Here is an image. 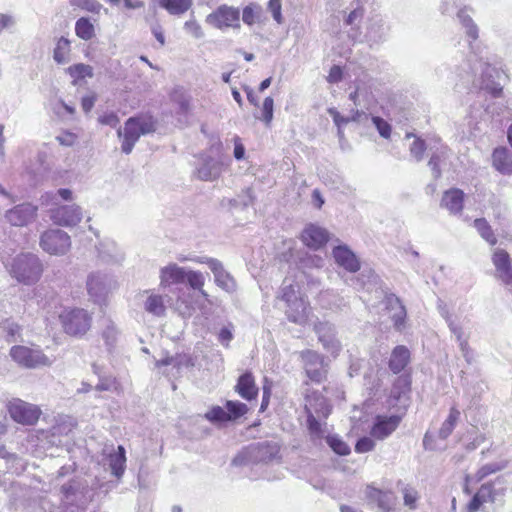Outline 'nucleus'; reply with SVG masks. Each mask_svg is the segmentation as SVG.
Wrapping results in <instances>:
<instances>
[{"label":"nucleus","instance_id":"nucleus-39","mask_svg":"<svg viewBox=\"0 0 512 512\" xmlns=\"http://www.w3.org/2000/svg\"><path fill=\"white\" fill-rule=\"evenodd\" d=\"M278 299H281L286 304L292 301H297L302 297L299 295L298 287L293 285L292 283H288L287 280H284L280 294L277 296Z\"/></svg>","mask_w":512,"mask_h":512},{"label":"nucleus","instance_id":"nucleus-57","mask_svg":"<svg viewBox=\"0 0 512 512\" xmlns=\"http://www.w3.org/2000/svg\"><path fill=\"white\" fill-rule=\"evenodd\" d=\"M118 331L113 324H109L102 332V337L106 342V345L111 348L114 346L117 340Z\"/></svg>","mask_w":512,"mask_h":512},{"label":"nucleus","instance_id":"nucleus-35","mask_svg":"<svg viewBox=\"0 0 512 512\" xmlns=\"http://www.w3.org/2000/svg\"><path fill=\"white\" fill-rule=\"evenodd\" d=\"M474 227L480 236L488 242L490 245H495L497 243V238L487 222L485 218H478L474 220Z\"/></svg>","mask_w":512,"mask_h":512},{"label":"nucleus","instance_id":"nucleus-6","mask_svg":"<svg viewBox=\"0 0 512 512\" xmlns=\"http://www.w3.org/2000/svg\"><path fill=\"white\" fill-rule=\"evenodd\" d=\"M11 358L20 366L35 369L39 367H50L54 359L48 357L39 348H30L17 345L10 349Z\"/></svg>","mask_w":512,"mask_h":512},{"label":"nucleus","instance_id":"nucleus-45","mask_svg":"<svg viewBox=\"0 0 512 512\" xmlns=\"http://www.w3.org/2000/svg\"><path fill=\"white\" fill-rule=\"evenodd\" d=\"M326 442L335 453L341 456H345L350 453L349 446L341 438L335 435L327 436Z\"/></svg>","mask_w":512,"mask_h":512},{"label":"nucleus","instance_id":"nucleus-23","mask_svg":"<svg viewBox=\"0 0 512 512\" xmlns=\"http://www.w3.org/2000/svg\"><path fill=\"white\" fill-rule=\"evenodd\" d=\"M303 243L313 249H319L328 241V233L325 229L310 224L301 235Z\"/></svg>","mask_w":512,"mask_h":512},{"label":"nucleus","instance_id":"nucleus-48","mask_svg":"<svg viewBox=\"0 0 512 512\" xmlns=\"http://www.w3.org/2000/svg\"><path fill=\"white\" fill-rule=\"evenodd\" d=\"M261 15L259 6L248 5L243 9L242 20L245 24L251 26L256 23Z\"/></svg>","mask_w":512,"mask_h":512},{"label":"nucleus","instance_id":"nucleus-58","mask_svg":"<svg viewBox=\"0 0 512 512\" xmlns=\"http://www.w3.org/2000/svg\"><path fill=\"white\" fill-rule=\"evenodd\" d=\"M328 113L329 115L333 118V121L335 123V125L338 127V135L339 136H342L343 135V131L341 129V127L343 125H346L347 123L350 122V118H346L344 116H342L336 108H329L328 109Z\"/></svg>","mask_w":512,"mask_h":512},{"label":"nucleus","instance_id":"nucleus-26","mask_svg":"<svg viewBox=\"0 0 512 512\" xmlns=\"http://www.w3.org/2000/svg\"><path fill=\"white\" fill-rule=\"evenodd\" d=\"M493 167L504 175L512 174V151L505 147L496 148L492 153Z\"/></svg>","mask_w":512,"mask_h":512},{"label":"nucleus","instance_id":"nucleus-14","mask_svg":"<svg viewBox=\"0 0 512 512\" xmlns=\"http://www.w3.org/2000/svg\"><path fill=\"white\" fill-rule=\"evenodd\" d=\"M492 260L499 279L512 293V260L509 254L502 249H497Z\"/></svg>","mask_w":512,"mask_h":512},{"label":"nucleus","instance_id":"nucleus-55","mask_svg":"<svg viewBox=\"0 0 512 512\" xmlns=\"http://www.w3.org/2000/svg\"><path fill=\"white\" fill-rule=\"evenodd\" d=\"M443 316L448 324L450 331L455 335L458 343L466 341L467 338L464 337L462 328L457 323H455L452 317L448 315V313H446L445 315L443 314Z\"/></svg>","mask_w":512,"mask_h":512},{"label":"nucleus","instance_id":"nucleus-24","mask_svg":"<svg viewBox=\"0 0 512 512\" xmlns=\"http://www.w3.org/2000/svg\"><path fill=\"white\" fill-rule=\"evenodd\" d=\"M464 192L458 188H452L444 192L441 199V206L447 209L450 214L457 215L463 210Z\"/></svg>","mask_w":512,"mask_h":512},{"label":"nucleus","instance_id":"nucleus-1","mask_svg":"<svg viewBox=\"0 0 512 512\" xmlns=\"http://www.w3.org/2000/svg\"><path fill=\"white\" fill-rule=\"evenodd\" d=\"M7 266L12 277L26 285L37 282L42 274L38 257L31 253L17 255Z\"/></svg>","mask_w":512,"mask_h":512},{"label":"nucleus","instance_id":"nucleus-51","mask_svg":"<svg viewBox=\"0 0 512 512\" xmlns=\"http://www.w3.org/2000/svg\"><path fill=\"white\" fill-rule=\"evenodd\" d=\"M186 281L192 289L201 290V287L204 286L205 278L199 271L186 270Z\"/></svg>","mask_w":512,"mask_h":512},{"label":"nucleus","instance_id":"nucleus-52","mask_svg":"<svg viewBox=\"0 0 512 512\" xmlns=\"http://www.w3.org/2000/svg\"><path fill=\"white\" fill-rule=\"evenodd\" d=\"M505 467L503 464L498 463H489L484 466H482L476 473L475 478L476 481H481L488 475L495 473L497 471L502 470Z\"/></svg>","mask_w":512,"mask_h":512},{"label":"nucleus","instance_id":"nucleus-10","mask_svg":"<svg viewBox=\"0 0 512 512\" xmlns=\"http://www.w3.org/2000/svg\"><path fill=\"white\" fill-rule=\"evenodd\" d=\"M115 285V280L102 272L90 273L86 282L88 294L95 303L102 302Z\"/></svg>","mask_w":512,"mask_h":512},{"label":"nucleus","instance_id":"nucleus-46","mask_svg":"<svg viewBox=\"0 0 512 512\" xmlns=\"http://www.w3.org/2000/svg\"><path fill=\"white\" fill-rule=\"evenodd\" d=\"M490 490L486 486H482L480 490L473 496L471 501L468 504V511L469 512H477L480 508V506L486 502V497L489 495Z\"/></svg>","mask_w":512,"mask_h":512},{"label":"nucleus","instance_id":"nucleus-19","mask_svg":"<svg viewBox=\"0 0 512 512\" xmlns=\"http://www.w3.org/2000/svg\"><path fill=\"white\" fill-rule=\"evenodd\" d=\"M206 264L213 272L217 286L229 293H232L236 290L235 280L227 271H225L222 263L219 260L214 258H207Z\"/></svg>","mask_w":512,"mask_h":512},{"label":"nucleus","instance_id":"nucleus-22","mask_svg":"<svg viewBox=\"0 0 512 512\" xmlns=\"http://www.w3.org/2000/svg\"><path fill=\"white\" fill-rule=\"evenodd\" d=\"M285 314L290 322L298 325L306 324L310 313L309 304L301 298L297 301L287 303Z\"/></svg>","mask_w":512,"mask_h":512},{"label":"nucleus","instance_id":"nucleus-60","mask_svg":"<svg viewBox=\"0 0 512 512\" xmlns=\"http://www.w3.org/2000/svg\"><path fill=\"white\" fill-rule=\"evenodd\" d=\"M425 142L421 139H415L410 146V153L415 157L416 161H421L425 151Z\"/></svg>","mask_w":512,"mask_h":512},{"label":"nucleus","instance_id":"nucleus-21","mask_svg":"<svg viewBox=\"0 0 512 512\" xmlns=\"http://www.w3.org/2000/svg\"><path fill=\"white\" fill-rule=\"evenodd\" d=\"M335 262L346 271L354 273L360 269V262L356 255L346 246L339 245L332 251Z\"/></svg>","mask_w":512,"mask_h":512},{"label":"nucleus","instance_id":"nucleus-8","mask_svg":"<svg viewBox=\"0 0 512 512\" xmlns=\"http://www.w3.org/2000/svg\"><path fill=\"white\" fill-rule=\"evenodd\" d=\"M40 247L51 255H65L71 248V239L63 230L50 229L41 235Z\"/></svg>","mask_w":512,"mask_h":512},{"label":"nucleus","instance_id":"nucleus-11","mask_svg":"<svg viewBox=\"0 0 512 512\" xmlns=\"http://www.w3.org/2000/svg\"><path fill=\"white\" fill-rule=\"evenodd\" d=\"M206 22L217 28H240V10L233 6L221 5L206 17Z\"/></svg>","mask_w":512,"mask_h":512},{"label":"nucleus","instance_id":"nucleus-28","mask_svg":"<svg viewBox=\"0 0 512 512\" xmlns=\"http://www.w3.org/2000/svg\"><path fill=\"white\" fill-rule=\"evenodd\" d=\"M236 391L242 398L248 401L256 397L258 389L251 373L247 372L239 377Z\"/></svg>","mask_w":512,"mask_h":512},{"label":"nucleus","instance_id":"nucleus-38","mask_svg":"<svg viewBox=\"0 0 512 512\" xmlns=\"http://www.w3.org/2000/svg\"><path fill=\"white\" fill-rule=\"evenodd\" d=\"M175 362H176V355H174V356L166 355L165 357H163L159 360H156L155 366L159 369L162 367H166V369L163 371V374H165L167 376L178 377L180 375V373L178 371V365Z\"/></svg>","mask_w":512,"mask_h":512},{"label":"nucleus","instance_id":"nucleus-54","mask_svg":"<svg viewBox=\"0 0 512 512\" xmlns=\"http://www.w3.org/2000/svg\"><path fill=\"white\" fill-rule=\"evenodd\" d=\"M372 123L378 130L380 136H382L385 139L390 138L392 129H391V125L386 120H384L383 118H381L379 116H373Z\"/></svg>","mask_w":512,"mask_h":512},{"label":"nucleus","instance_id":"nucleus-56","mask_svg":"<svg viewBox=\"0 0 512 512\" xmlns=\"http://www.w3.org/2000/svg\"><path fill=\"white\" fill-rule=\"evenodd\" d=\"M274 101L271 97H266L262 107V120L269 125L273 119Z\"/></svg>","mask_w":512,"mask_h":512},{"label":"nucleus","instance_id":"nucleus-27","mask_svg":"<svg viewBox=\"0 0 512 512\" xmlns=\"http://www.w3.org/2000/svg\"><path fill=\"white\" fill-rule=\"evenodd\" d=\"M410 362V351L403 345L396 346L389 360V368L394 374L402 372Z\"/></svg>","mask_w":512,"mask_h":512},{"label":"nucleus","instance_id":"nucleus-5","mask_svg":"<svg viewBox=\"0 0 512 512\" xmlns=\"http://www.w3.org/2000/svg\"><path fill=\"white\" fill-rule=\"evenodd\" d=\"M59 319L65 333L71 336H83L91 328L92 316L82 308L64 309Z\"/></svg>","mask_w":512,"mask_h":512},{"label":"nucleus","instance_id":"nucleus-49","mask_svg":"<svg viewBox=\"0 0 512 512\" xmlns=\"http://www.w3.org/2000/svg\"><path fill=\"white\" fill-rule=\"evenodd\" d=\"M72 6H77L83 10L98 14L103 8L102 4L97 0H71Z\"/></svg>","mask_w":512,"mask_h":512},{"label":"nucleus","instance_id":"nucleus-41","mask_svg":"<svg viewBox=\"0 0 512 512\" xmlns=\"http://www.w3.org/2000/svg\"><path fill=\"white\" fill-rule=\"evenodd\" d=\"M401 492L403 494V502L406 507L410 510H415L417 508V502L420 499L419 492L410 485H405Z\"/></svg>","mask_w":512,"mask_h":512},{"label":"nucleus","instance_id":"nucleus-4","mask_svg":"<svg viewBox=\"0 0 512 512\" xmlns=\"http://www.w3.org/2000/svg\"><path fill=\"white\" fill-rule=\"evenodd\" d=\"M468 65L473 74L480 75L482 79L480 88L489 92L493 97H499L502 86L495 81V77H499V72L475 52L468 59Z\"/></svg>","mask_w":512,"mask_h":512},{"label":"nucleus","instance_id":"nucleus-9","mask_svg":"<svg viewBox=\"0 0 512 512\" xmlns=\"http://www.w3.org/2000/svg\"><path fill=\"white\" fill-rule=\"evenodd\" d=\"M7 409L10 417L22 425H34L41 415V410L37 405L19 398L10 400Z\"/></svg>","mask_w":512,"mask_h":512},{"label":"nucleus","instance_id":"nucleus-47","mask_svg":"<svg viewBox=\"0 0 512 512\" xmlns=\"http://www.w3.org/2000/svg\"><path fill=\"white\" fill-rule=\"evenodd\" d=\"M98 254L106 262L113 261L117 257V247L114 242L101 243L98 247Z\"/></svg>","mask_w":512,"mask_h":512},{"label":"nucleus","instance_id":"nucleus-36","mask_svg":"<svg viewBox=\"0 0 512 512\" xmlns=\"http://www.w3.org/2000/svg\"><path fill=\"white\" fill-rule=\"evenodd\" d=\"M75 33L83 40H90L95 35L94 26L88 18L81 17L75 23Z\"/></svg>","mask_w":512,"mask_h":512},{"label":"nucleus","instance_id":"nucleus-61","mask_svg":"<svg viewBox=\"0 0 512 512\" xmlns=\"http://www.w3.org/2000/svg\"><path fill=\"white\" fill-rule=\"evenodd\" d=\"M184 29L196 39L204 36L201 26L193 19L185 22Z\"/></svg>","mask_w":512,"mask_h":512},{"label":"nucleus","instance_id":"nucleus-16","mask_svg":"<svg viewBox=\"0 0 512 512\" xmlns=\"http://www.w3.org/2000/svg\"><path fill=\"white\" fill-rule=\"evenodd\" d=\"M384 305L386 310L390 313V318L394 323V327L398 331H402L405 328L407 312L401 300L393 293L386 294L384 298Z\"/></svg>","mask_w":512,"mask_h":512},{"label":"nucleus","instance_id":"nucleus-29","mask_svg":"<svg viewBox=\"0 0 512 512\" xmlns=\"http://www.w3.org/2000/svg\"><path fill=\"white\" fill-rule=\"evenodd\" d=\"M278 453L275 445L268 443H258L248 448V454L255 461H269Z\"/></svg>","mask_w":512,"mask_h":512},{"label":"nucleus","instance_id":"nucleus-44","mask_svg":"<svg viewBox=\"0 0 512 512\" xmlns=\"http://www.w3.org/2000/svg\"><path fill=\"white\" fill-rule=\"evenodd\" d=\"M226 409L229 420H235L243 416L248 411L247 405L238 401H227Z\"/></svg>","mask_w":512,"mask_h":512},{"label":"nucleus","instance_id":"nucleus-59","mask_svg":"<svg viewBox=\"0 0 512 512\" xmlns=\"http://www.w3.org/2000/svg\"><path fill=\"white\" fill-rule=\"evenodd\" d=\"M375 447V442L370 437H362L360 438L356 445H355V451L357 453H366L369 451H372Z\"/></svg>","mask_w":512,"mask_h":512},{"label":"nucleus","instance_id":"nucleus-12","mask_svg":"<svg viewBox=\"0 0 512 512\" xmlns=\"http://www.w3.org/2000/svg\"><path fill=\"white\" fill-rule=\"evenodd\" d=\"M82 218V208L76 204L58 205L50 210V219L58 226L74 227Z\"/></svg>","mask_w":512,"mask_h":512},{"label":"nucleus","instance_id":"nucleus-53","mask_svg":"<svg viewBox=\"0 0 512 512\" xmlns=\"http://www.w3.org/2000/svg\"><path fill=\"white\" fill-rule=\"evenodd\" d=\"M205 418L211 422H224L229 421V416L226 411L220 407L215 406L205 414Z\"/></svg>","mask_w":512,"mask_h":512},{"label":"nucleus","instance_id":"nucleus-3","mask_svg":"<svg viewBox=\"0 0 512 512\" xmlns=\"http://www.w3.org/2000/svg\"><path fill=\"white\" fill-rule=\"evenodd\" d=\"M305 411L310 433L320 437L322 434L320 420L326 419L331 412V406L327 399L318 392L308 394L306 396Z\"/></svg>","mask_w":512,"mask_h":512},{"label":"nucleus","instance_id":"nucleus-13","mask_svg":"<svg viewBox=\"0 0 512 512\" xmlns=\"http://www.w3.org/2000/svg\"><path fill=\"white\" fill-rule=\"evenodd\" d=\"M224 165V161L220 157L202 155L198 160L194 175L201 181H214L220 177Z\"/></svg>","mask_w":512,"mask_h":512},{"label":"nucleus","instance_id":"nucleus-25","mask_svg":"<svg viewBox=\"0 0 512 512\" xmlns=\"http://www.w3.org/2000/svg\"><path fill=\"white\" fill-rule=\"evenodd\" d=\"M141 297H145V300L143 301V308L147 313L155 317H162L165 315L166 306L164 304L163 296L146 290L141 294Z\"/></svg>","mask_w":512,"mask_h":512},{"label":"nucleus","instance_id":"nucleus-63","mask_svg":"<svg viewBox=\"0 0 512 512\" xmlns=\"http://www.w3.org/2000/svg\"><path fill=\"white\" fill-rule=\"evenodd\" d=\"M178 371L181 373L183 368H192L195 365L194 359L188 354H176V362Z\"/></svg>","mask_w":512,"mask_h":512},{"label":"nucleus","instance_id":"nucleus-42","mask_svg":"<svg viewBox=\"0 0 512 512\" xmlns=\"http://www.w3.org/2000/svg\"><path fill=\"white\" fill-rule=\"evenodd\" d=\"M301 358L303 360L305 370L310 367L316 368L318 366H323L324 363L323 356L313 350H305L301 352Z\"/></svg>","mask_w":512,"mask_h":512},{"label":"nucleus","instance_id":"nucleus-7","mask_svg":"<svg viewBox=\"0 0 512 512\" xmlns=\"http://www.w3.org/2000/svg\"><path fill=\"white\" fill-rule=\"evenodd\" d=\"M312 326L323 349L334 358L337 357L342 350V344L338 338L336 326L327 320L318 318L312 323Z\"/></svg>","mask_w":512,"mask_h":512},{"label":"nucleus","instance_id":"nucleus-64","mask_svg":"<svg viewBox=\"0 0 512 512\" xmlns=\"http://www.w3.org/2000/svg\"><path fill=\"white\" fill-rule=\"evenodd\" d=\"M98 121L102 125H107V126L115 128L119 124L120 119L116 113L108 112V113H104L103 115H101L98 118Z\"/></svg>","mask_w":512,"mask_h":512},{"label":"nucleus","instance_id":"nucleus-15","mask_svg":"<svg viewBox=\"0 0 512 512\" xmlns=\"http://www.w3.org/2000/svg\"><path fill=\"white\" fill-rule=\"evenodd\" d=\"M366 495L369 504L375 505L379 512H392L395 508L397 497L392 491L369 487Z\"/></svg>","mask_w":512,"mask_h":512},{"label":"nucleus","instance_id":"nucleus-18","mask_svg":"<svg viewBox=\"0 0 512 512\" xmlns=\"http://www.w3.org/2000/svg\"><path fill=\"white\" fill-rule=\"evenodd\" d=\"M401 422V416H377L374 425L371 429V436L383 440L391 435L399 426Z\"/></svg>","mask_w":512,"mask_h":512},{"label":"nucleus","instance_id":"nucleus-62","mask_svg":"<svg viewBox=\"0 0 512 512\" xmlns=\"http://www.w3.org/2000/svg\"><path fill=\"white\" fill-rule=\"evenodd\" d=\"M281 1L280 0H270L268 2V9L272 13L273 19L281 24L283 22V17L281 13Z\"/></svg>","mask_w":512,"mask_h":512},{"label":"nucleus","instance_id":"nucleus-40","mask_svg":"<svg viewBox=\"0 0 512 512\" xmlns=\"http://www.w3.org/2000/svg\"><path fill=\"white\" fill-rule=\"evenodd\" d=\"M2 329L8 342H16L21 338V327L12 320H5L2 323Z\"/></svg>","mask_w":512,"mask_h":512},{"label":"nucleus","instance_id":"nucleus-43","mask_svg":"<svg viewBox=\"0 0 512 512\" xmlns=\"http://www.w3.org/2000/svg\"><path fill=\"white\" fill-rule=\"evenodd\" d=\"M67 72L75 80L83 79L85 77H93V68L90 65L83 63L75 64L67 68Z\"/></svg>","mask_w":512,"mask_h":512},{"label":"nucleus","instance_id":"nucleus-34","mask_svg":"<svg viewBox=\"0 0 512 512\" xmlns=\"http://www.w3.org/2000/svg\"><path fill=\"white\" fill-rule=\"evenodd\" d=\"M69 53L70 41L65 37L59 38L53 51V59L58 64H64L69 61Z\"/></svg>","mask_w":512,"mask_h":512},{"label":"nucleus","instance_id":"nucleus-31","mask_svg":"<svg viewBox=\"0 0 512 512\" xmlns=\"http://www.w3.org/2000/svg\"><path fill=\"white\" fill-rule=\"evenodd\" d=\"M109 466L112 474L117 478H120L126 467V454L125 448L121 445L117 447V450L109 456Z\"/></svg>","mask_w":512,"mask_h":512},{"label":"nucleus","instance_id":"nucleus-50","mask_svg":"<svg viewBox=\"0 0 512 512\" xmlns=\"http://www.w3.org/2000/svg\"><path fill=\"white\" fill-rule=\"evenodd\" d=\"M483 109H484L483 112H480L478 114L476 107L472 106L471 107V116L475 119L484 120L486 118H492L495 115L500 114L498 108L495 107L494 103H492V104L489 103V104L484 105Z\"/></svg>","mask_w":512,"mask_h":512},{"label":"nucleus","instance_id":"nucleus-2","mask_svg":"<svg viewBox=\"0 0 512 512\" xmlns=\"http://www.w3.org/2000/svg\"><path fill=\"white\" fill-rule=\"evenodd\" d=\"M155 131V122L150 117H130L124 125V129H118L117 134L122 140L121 150L125 154L132 152L134 145L140 136Z\"/></svg>","mask_w":512,"mask_h":512},{"label":"nucleus","instance_id":"nucleus-33","mask_svg":"<svg viewBox=\"0 0 512 512\" xmlns=\"http://www.w3.org/2000/svg\"><path fill=\"white\" fill-rule=\"evenodd\" d=\"M161 7L172 15H181L192 6V0H160Z\"/></svg>","mask_w":512,"mask_h":512},{"label":"nucleus","instance_id":"nucleus-20","mask_svg":"<svg viewBox=\"0 0 512 512\" xmlns=\"http://www.w3.org/2000/svg\"><path fill=\"white\" fill-rule=\"evenodd\" d=\"M186 268L178 266L176 263H169L159 270L160 286L163 288L173 284H182L185 282Z\"/></svg>","mask_w":512,"mask_h":512},{"label":"nucleus","instance_id":"nucleus-32","mask_svg":"<svg viewBox=\"0 0 512 512\" xmlns=\"http://www.w3.org/2000/svg\"><path fill=\"white\" fill-rule=\"evenodd\" d=\"M460 415H461L460 411L455 406L450 408L447 418L442 423V425L439 429V432H438L439 438L445 440L452 434L453 430L456 427V424L458 423V421L460 419Z\"/></svg>","mask_w":512,"mask_h":512},{"label":"nucleus","instance_id":"nucleus-30","mask_svg":"<svg viewBox=\"0 0 512 512\" xmlns=\"http://www.w3.org/2000/svg\"><path fill=\"white\" fill-rule=\"evenodd\" d=\"M457 18L465 30V34L469 39V45L471 50L474 49L472 42L476 41L479 37V29L472 17L467 14L465 10H460L457 14Z\"/></svg>","mask_w":512,"mask_h":512},{"label":"nucleus","instance_id":"nucleus-37","mask_svg":"<svg viewBox=\"0 0 512 512\" xmlns=\"http://www.w3.org/2000/svg\"><path fill=\"white\" fill-rule=\"evenodd\" d=\"M410 391V381L408 377L400 376L396 379L391 389V398L399 401L406 397Z\"/></svg>","mask_w":512,"mask_h":512},{"label":"nucleus","instance_id":"nucleus-17","mask_svg":"<svg viewBox=\"0 0 512 512\" xmlns=\"http://www.w3.org/2000/svg\"><path fill=\"white\" fill-rule=\"evenodd\" d=\"M36 213L37 207L27 203L8 210L5 218L13 226H25L35 218Z\"/></svg>","mask_w":512,"mask_h":512}]
</instances>
